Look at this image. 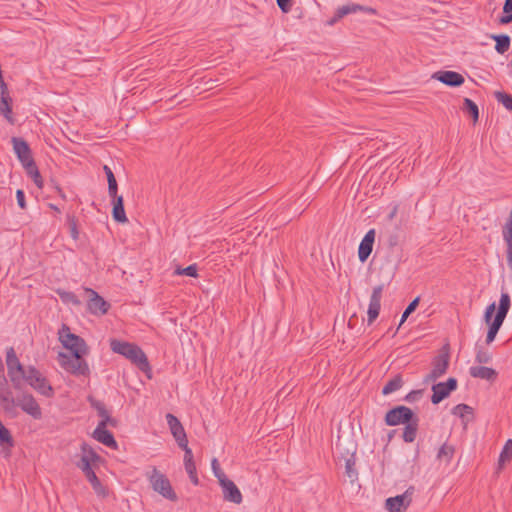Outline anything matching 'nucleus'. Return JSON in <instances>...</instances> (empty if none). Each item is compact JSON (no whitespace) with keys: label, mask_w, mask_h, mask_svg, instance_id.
<instances>
[{"label":"nucleus","mask_w":512,"mask_h":512,"mask_svg":"<svg viewBox=\"0 0 512 512\" xmlns=\"http://www.w3.org/2000/svg\"><path fill=\"white\" fill-rule=\"evenodd\" d=\"M110 348L114 353L120 354L129 359L142 371L149 369L148 359L143 350L136 344L117 339L110 340Z\"/></svg>","instance_id":"f257e3e1"},{"label":"nucleus","mask_w":512,"mask_h":512,"mask_svg":"<svg viewBox=\"0 0 512 512\" xmlns=\"http://www.w3.org/2000/svg\"><path fill=\"white\" fill-rule=\"evenodd\" d=\"M504 290H505L504 286H502L498 310L494 316L492 323L489 325V329L487 332V336H486L487 344H490L495 340L496 335H497L498 331L500 330V328L509 312L510 306H511L510 295L508 294L507 291H504Z\"/></svg>","instance_id":"f03ea898"},{"label":"nucleus","mask_w":512,"mask_h":512,"mask_svg":"<svg viewBox=\"0 0 512 512\" xmlns=\"http://www.w3.org/2000/svg\"><path fill=\"white\" fill-rule=\"evenodd\" d=\"M147 478L153 490L170 501H177L178 497L173 490L169 479L156 467L147 473Z\"/></svg>","instance_id":"7ed1b4c3"},{"label":"nucleus","mask_w":512,"mask_h":512,"mask_svg":"<svg viewBox=\"0 0 512 512\" xmlns=\"http://www.w3.org/2000/svg\"><path fill=\"white\" fill-rule=\"evenodd\" d=\"M59 340L66 349L72 352V355L87 353L85 341L81 337L71 333L70 328L66 325H63L59 331Z\"/></svg>","instance_id":"20e7f679"},{"label":"nucleus","mask_w":512,"mask_h":512,"mask_svg":"<svg viewBox=\"0 0 512 512\" xmlns=\"http://www.w3.org/2000/svg\"><path fill=\"white\" fill-rule=\"evenodd\" d=\"M6 364L8 368V376L15 389H20L22 385V378L27 372L24 369L20 361L18 360L16 353L12 347L7 350Z\"/></svg>","instance_id":"39448f33"},{"label":"nucleus","mask_w":512,"mask_h":512,"mask_svg":"<svg viewBox=\"0 0 512 512\" xmlns=\"http://www.w3.org/2000/svg\"><path fill=\"white\" fill-rule=\"evenodd\" d=\"M22 379H25L27 383L41 395L46 397L53 396V388L35 367L29 366Z\"/></svg>","instance_id":"423d86ee"},{"label":"nucleus","mask_w":512,"mask_h":512,"mask_svg":"<svg viewBox=\"0 0 512 512\" xmlns=\"http://www.w3.org/2000/svg\"><path fill=\"white\" fill-rule=\"evenodd\" d=\"M11 143L13 145V150L23 168L25 170L28 168H33V165L36 163L32 157V152L28 143L19 137H12Z\"/></svg>","instance_id":"0eeeda50"},{"label":"nucleus","mask_w":512,"mask_h":512,"mask_svg":"<svg viewBox=\"0 0 512 512\" xmlns=\"http://www.w3.org/2000/svg\"><path fill=\"white\" fill-rule=\"evenodd\" d=\"M450 355L447 351L440 352L432 361V370L424 378L425 383L436 381L442 377L449 367Z\"/></svg>","instance_id":"6e6552de"},{"label":"nucleus","mask_w":512,"mask_h":512,"mask_svg":"<svg viewBox=\"0 0 512 512\" xmlns=\"http://www.w3.org/2000/svg\"><path fill=\"white\" fill-rule=\"evenodd\" d=\"M15 403V411L17 412V407H20L23 412L30 415L32 418L39 420L42 418V411L33 397V395L29 393H23L22 395L14 398Z\"/></svg>","instance_id":"1a4fd4ad"},{"label":"nucleus","mask_w":512,"mask_h":512,"mask_svg":"<svg viewBox=\"0 0 512 512\" xmlns=\"http://www.w3.org/2000/svg\"><path fill=\"white\" fill-rule=\"evenodd\" d=\"M416 416L413 411L406 406L400 405L390 409L385 415V423L388 426H396L406 424L413 420Z\"/></svg>","instance_id":"9d476101"},{"label":"nucleus","mask_w":512,"mask_h":512,"mask_svg":"<svg viewBox=\"0 0 512 512\" xmlns=\"http://www.w3.org/2000/svg\"><path fill=\"white\" fill-rule=\"evenodd\" d=\"M84 355L78 354L67 357L64 354H60L64 358L62 366L72 374L87 376L90 373V369L87 362L83 359Z\"/></svg>","instance_id":"9b49d317"},{"label":"nucleus","mask_w":512,"mask_h":512,"mask_svg":"<svg viewBox=\"0 0 512 512\" xmlns=\"http://www.w3.org/2000/svg\"><path fill=\"white\" fill-rule=\"evenodd\" d=\"M457 379L454 377L448 378L445 382H439L432 386L433 394L431 396V402L433 404H439L445 398H447L451 392L457 389Z\"/></svg>","instance_id":"f8f14e48"},{"label":"nucleus","mask_w":512,"mask_h":512,"mask_svg":"<svg viewBox=\"0 0 512 512\" xmlns=\"http://www.w3.org/2000/svg\"><path fill=\"white\" fill-rule=\"evenodd\" d=\"M414 487H409L403 494L386 499L385 507L390 512L405 511L412 501Z\"/></svg>","instance_id":"ddd939ff"},{"label":"nucleus","mask_w":512,"mask_h":512,"mask_svg":"<svg viewBox=\"0 0 512 512\" xmlns=\"http://www.w3.org/2000/svg\"><path fill=\"white\" fill-rule=\"evenodd\" d=\"M85 293L88 294L87 308L90 313L94 315H104L108 312L110 304L96 291L91 288H85Z\"/></svg>","instance_id":"4468645a"},{"label":"nucleus","mask_w":512,"mask_h":512,"mask_svg":"<svg viewBox=\"0 0 512 512\" xmlns=\"http://www.w3.org/2000/svg\"><path fill=\"white\" fill-rule=\"evenodd\" d=\"M0 406L9 416H16L14 397L8 387L6 377L0 378Z\"/></svg>","instance_id":"2eb2a0df"},{"label":"nucleus","mask_w":512,"mask_h":512,"mask_svg":"<svg viewBox=\"0 0 512 512\" xmlns=\"http://www.w3.org/2000/svg\"><path fill=\"white\" fill-rule=\"evenodd\" d=\"M88 402H89L90 406L97 411L98 416L101 417V421L98 423L97 426L115 427L117 425V420L110 416L109 411L106 409V406L103 402L96 400L92 396L88 397Z\"/></svg>","instance_id":"dca6fc26"},{"label":"nucleus","mask_w":512,"mask_h":512,"mask_svg":"<svg viewBox=\"0 0 512 512\" xmlns=\"http://www.w3.org/2000/svg\"><path fill=\"white\" fill-rule=\"evenodd\" d=\"M383 292V285H378L373 288L370 296V302L368 307V324H372L379 315L381 309V298Z\"/></svg>","instance_id":"f3484780"},{"label":"nucleus","mask_w":512,"mask_h":512,"mask_svg":"<svg viewBox=\"0 0 512 512\" xmlns=\"http://www.w3.org/2000/svg\"><path fill=\"white\" fill-rule=\"evenodd\" d=\"M220 486L225 501L240 504L243 500L242 494L236 484L230 479H220Z\"/></svg>","instance_id":"a211bd4d"},{"label":"nucleus","mask_w":512,"mask_h":512,"mask_svg":"<svg viewBox=\"0 0 512 512\" xmlns=\"http://www.w3.org/2000/svg\"><path fill=\"white\" fill-rule=\"evenodd\" d=\"M375 242V230L370 229L363 239L361 240L358 247V258L360 262L364 263L369 258L370 254L373 250V245Z\"/></svg>","instance_id":"6ab92c4d"},{"label":"nucleus","mask_w":512,"mask_h":512,"mask_svg":"<svg viewBox=\"0 0 512 512\" xmlns=\"http://www.w3.org/2000/svg\"><path fill=\"white\" fill-rule=\"evenodd\" d=\"M433 77L450 87H459L464 83V77L455 71H439Z\"/></svg>","instance_id":"aec40b11"},{"label":"nucleus","mask_w":512,"mask_h":512,"mask_svg":"<svg viewBox=\"0 0 512 512\" xmlns=\"http://www.w3.org/2000/svg\"><path fill=\"white\" fill-rule=\"evenodd\" d=\"M112 198V217L118 223H126L128 221L125 209L123 197L120 195L110 196Z\"/></svg>","instance_id":"412c9836"},{"label":"nucleus","mask_w":512,"mask_h":512,"mask_svg":"<svg viewBox=\"0 0 512 512\" xmlns=\"http://www.w3.org/2000/svg\"><path fill=\"white\" fill-rule=\"evenodd\" d=\"M93 437L98 442L109 448H116L117 442L113 436V434L106 429V427L97 426L93 432Z\"/></svg>","instance_id":"4be33fe9"},{"label":"nucleus","mask_w":512,"mask_h":512,"mask_svg":"<svg viewBox=\"0 0 512 512\" xmlns=\"http://www.w3.org/2000/svg\"><path fill=\"white\" fill-rule=\"evenodd\" d=\"M469 374L473 378L494 381L497 378L495 369L486 366H472L469 368Z\"/></svg>","instance_id":"5701e85b"},{"label":"nucleus","mask_w":512,"mask_h":512,"mask_svg":"<svg viewBox=\"0 0 512 512\" xmlns=\"http://www.w3.org/2000/svg\"><path fill=\"white\" fill-rule=\"evenodd\" d=\"M358 11H362V12H365V13H368L371 15H375L377 13L376 9H374L372 7L362 6L359 4L351 3V4L343 5L338 8V17H344L348 14L356 13Z\"/></svg>","instance_id":"b1692460"},{"label":"nucleus","mask_w":512,"mask_h":512,"mask_svg":"<svg viewBox=\"0 0 512 512\" xmlns=\"http://www.w3.org/2000/svg\"><path fill=\"white\" fill-rule=\"evenodd\" d=\"M419 425V418L415 417L413 420L405 424L403 429L402 438L406 443H412L416 439Z\"/></svg>","instance_id":"393cba45"},{"label":"nucleus","mask_w":512,"mask_h":512,"mask_svg":"<svg viewBox=\"0 0 512 512\" xmlns=\"http://www.w3.org/2000/svg\"><path fill=\"white\" fill-rule=\"evenodd\" d=\"M503 239L506 243V260L508 268L512 271V224L502 229Z\"/></svg>","instance_id":"a878e982"},{"label":"nucleus","mask_w":512,"mask_h":512,"mask_svg":"<svg viewBox=\"0 0 512 512\" xmlns=\"http://www.w3.org/2000/svg\"><path fill=\"white\" fill-rule=\"evenodd\" d=\"M0 114L11 124L14 123L12 117V98L10 95H3L0 97Z\"/></svg>","instance_id":"bb28decb"},{"label":"nucleus","mask_w":512,"mask_h":512,"mask_svg":"<svg viewBox=\"0 0 512 512\" xmlns=\"http://www.w3.org/2000/svg\"><path fill=\"white\" fill-rule=\"evenodd\" d=\"M491 38L495 40V50L499 54H504L510 48L511 38L507 34L492 35Z\"/></svg>","instance_id":"cd10ccee"},{"label":"nucleus","mask_w":512,"mask_h":512,"mask_svg":"<svg viewBox=\"0 0 512 512\" xmlns=\"http://www.w3.org/2000/svg\"><path fill=\"white\" fill-rule=\"evenodd\" d=\"M403 385V379L400 374L395 375L383 387L382 394L388 395L399 390Z\"/></svg>","instance_id":"c85d7f7f"},{"label":"nucleus","mask_w":512,"mask_h":512,"mask_svg":"<svg viewBox=\"0 0 512 512\" xmlns=\"http://www.w3.org/2000/svg\"><path fill=\"white\" fill-rule=\"evenodd\" d=\"M85 477L89 481L93 490L95 491V493L98 496L105 497L107 495L106 488L102 485V483L100 482L99 478L97 477V475L95 474L94 471L89 473Z\"/></svg>","instance_id":"c756f323"},{"label":"nucleus","mask_w":512,"mask_h":512,"mask_svg":"<svg viewBox=\"0 0 512 512\" xmlns=\"http://www.w3.org/2000/svg\"><path fill=\"white\" fill-rule=\"evenodd\" d=\"M103 170L106 174L107 181H108V194L109 196H115L118 192V184L116 181V178L114 176L113 171L111 168L107 165H104Z\"/></svg>","instance_id":"7c9ffc66"},{"label":"nucleus","mask_w":512,"mask_h":512,"mask_svg":"<svg viewBox=\"0 0 512 512\" xmlns=\"http://www.w3.org/2000/svg\"><path fill=\"white\" fill-rule=\"evenodd\" d=\"M0 444H6L8 446L5 455L9 456L10 449L14 446V440L10 431L2 423H0Z\"/></svg>","instance_id":"2f4dec72"},{"label":"nucleus","mask_w":512,"mask_h":512,"mask_svg":"<svg viewBox=\"0 0 512 512\" xmlns=\"http://www.w3.org/2000/svg\"><path fill=\"white\" fill-rule=\"evenodd\" d=\"M172 435L174 436L178 446L180 448H186V444L188 443V440H187V436H186V433H185V430L181 425H179L178 427H176L175 429H173L171 431Z\"/></svg>","instance_id":"473e14b6"},{"label":"nucleus","mask_w":512,"mask_h":512,"mask_svg":"<svg viewBox=\"0 0 512 512\" xmlns=\"http://www.w3.org/2000/svg\"><path fill=\"white\" fill-rule=\"evenodd\" d=\"M463 110H465L474 120V122L478 121L479 118V109L474 101L469 98L464 99Z\"/></svg>","instance_id":"72a5a7b5"},{"label":"nucleus","mask_w":512,"mask_h":512,"mask_svg":"<svg viewBox=\"0 0 512 512\" xmlns=\"http://www.w3.org/2000/svg\"><path fill=\"white\" fill-rule=\"evenodd\" d=\"M454 452L455 450L453 446L443 444L437 453V458L439 460H445L447 463H449L454 455Z\"/></svg>","instance_id":"f704fd0d"},{"label":"nucleus","mask_w":512,"mask_h":512,"mask_svg":"<svg viewBox=\"0 0 512 512\" xmlns=\"http://www.w3.org/2000/svg\"><path fill=\"white\" fill-rule=\"evenodd\" d=\"M511 458H512V439H508L500 453L499 465H502L505 462L510 461Z\"/></svg>","instance_id":"c9c22d12"},{"label":"nucleus","mask_w":512,"mask_h":512,"mask_svg":"<svg viewBox=\"0 0 512 512\" xmlns=\"http://www.w3.org/2000/svg\"><path fill=\"white\" fill-rule=\"evenodd\" d=\"M82 456L81 458H86L88 461L94 463L100 460V456L86 443H83L81 446Z\"/></svg>","instance_id":"e433bc0d"},{"label":"nucleus","mask_w":512,"mask_h":512,"mask_svg":"<svg viewBox=\"0 0 512 512\" xmlns=\"http://www.w3.org/2000/svg\"><path fill=\"white\" fill-rule=\"evenodd\" d=\"M475 360L479 364H487L492 360L491 353L483 347L476 348Z\"/></svg>","instance_id":"4c0bfd02"},{"label":"nucleus","mask_w":512,"mask_h":512,"mask_svg":"<svg viewBox=\"0 0 512 512\" xmlns=\"http://www.w3.org/2000/svg\"><path fill=\"white\" fill-rule=\"evenodd\" d=\"M58 295L60 296L61 300L65 303H70L74 306H79L81 304V301L78 299L77 295L70 291H59Z\"/></svg>","instance_id":"58836bf2"},{"label":"nucleus","mask_w":512,"mask_h":512,"mask_svg":"<svg viewBox=\"0 0 512 512\" xmlns=\"http://www.w3.org/2000/svg\"><path fill=\"white\" fill-rule=\"evenodd\" d=\"M503 12L506 14L500 17V24H509L512 22V0H505L503 5Z\"/></svg>","instance_id":"ea45409f"},{"label":"nucleus","mask_w":512,"mask_h":512,"mask_svg":"<svg viewBox=\"0 0 512 512\" xmlns=\"http://www.w3.org/2000/svg\"><path fill=\"white\" fill-rule=\"evenodd\" d=\"M495 98L500 102L507 110L512 111V95L505 92H495Z\"/></svg>","instance_id":"a19ab883"},{"label":"nucleus","mask_w":512,"mask_h":512,"mask_svg":"<svg viewBox=\"0 0 512 512\" xmlns=\"http://www.w3.org/2000/svg\"><path fill=\"white\" fill-rule=\"evenodd\" d=\"M25 171L27 175L32 178L33 182L38 188L43 187V180L36 164L33 165V168H28Z\"/></svg>","instance_id":"79ce46f5"},{"label":"nucleus","mask_w":512,"mask_h":512,"mask_svg":"<svg viewBox=\"0 0 512 512\" xmlns=\"http://www.w3.org/2000/svg\"><path fill=\"white\" fill-rule=\"evenodd\" d=\"M175 274L177 275H185V276H189V277H193V278H196L198 276V273H197V265L196 264H191L185 268H177L175 270Z\"/></svg>","instance_id":"37998d69"},{"label":"nucleus","mask_w":512,"mask_h":512,"mask_svg":"<svg viewBox=\"0 0 512 512\" xmlns=\"http://www.w3.org/2000/svg\"><path fill=\"white\" fill-rule=\"evenodd\" d=\"M345 469H346V474L351 479V481H353L354 479L357 478V471L355 469V460L352 457L346 459Z\"/></svg>","instance_id":"c03bdc74"},{"label":"nucleus","mask_w":512,"mask_h":512,"mask_svg":"<svg viewBox=\"0 0 512 512\" xmlns=\"http://www.w3.org/2000/svg\"><path fill=\"white\" fill-rule=\"evenodd\" d=\"M67 222L70 229V235L73 238V240H77L79 238V231L77 228V220L74 215H68L67 216Z\"/></svg>","instance_id":"a18cd8bd"},{"label":"nucleus","mask_w":512,"mask_h":512,"mask_svg":"<svg viewBox=\"0 0 512 512\" xmlns=\"http://www.w3.org/2000/svg\"><path fill=\"white\" fill-rule=\"evenodd\" d=\"M418 304H419V297L415 298L412 302H410V304L406 307V309L404 310V312L402 314V317L400 320V325H402L406 321L408 316L415 311Z\"/></svg>","instance_id":"49530a36"},{"label":"nucleus","mask_w":512,"mask_h":512,"mask_svg":"<svg viewBox=\"0 0 512 512\" xmlns=\"http://www.w3.org/2000/svg\"><path fill=\"white\" fill-rule=\"evenodd\" d=\"M184 466H185V470H186L187 474L189 475L190 481L194 485H198L199 484V479H198V476H197V471H196L195 463H189V464L184 465Z\"/></svg>","instance_id":"de8ad7c7"},{"label":"nucleus","mask_w":512,"mask_h":512,"mask_svg":"<svg viewBox=\"0 0 512 512\" xmlns=\"http://www.w3.org/2000/svg\"><path fill=\"white\" fill-rule=\"evenodd\" d=\"M473 409L467 404H458L452 409V414L459 416L461 418L464 417L465 413H472Z\"/></svg>","instance_id":"09e8293b"},{"label":"nucleus","mask_w":512,"mask_h":512,"mask_svg":"<svg viewBox=\"0 0 512 512\" xmlns=\"http://www.w3.org/2000/svg\"><path fill=\"white\" fill-rule=\"evenodd\" d=\"M211 467L214 476L218 479L220 482V479H228L225 475L224 471L221 469L220 464L216 458H214L211 462Z\"/></svg>","instance_id":"8fccbe9b"},{"label":"nucleus","mask_w":512,"mask_h":512,"mask_svg":"<svg viewBox=\"0 0 512 512\" xmlns=\"http://www.w3.org/2000/svg\"><path fill=\"white\" fill-rule=\"evenodd\" d=\"M92 462L88 461L86 458H80V460L77 462V467L82 470L84 475H88L89 473L93 472V469L91 467Z\"/></svg>","instance_id":"3c124183"},{"label":"nucleus","mask_w":512,"mask_h":512,"mask_svg":"<svg viewBox=\"0 0 512 512\" xmlns=\"http://www.w3.org/2000/svg\"><path fill=\"white\" fill-rule=\"evenodd\" d=\"M495 310H496V304L495 302L491 303L490 305H488L485 309V312H484V321L490 325L492 323V317L495 313Z\"/></svg>","instance_id":"603ef678"},{"label":"nucleus","mask_w":512,"mask_h":512,"mask_svg":"<svg viewBox=\"0 0 512 512\" xmlns=\"http://www.w3.org/2000/svg\"><path fill=\"white\" fill-rule=\"evenodd\" d=\"M422 396V390H413L405 396V401L412 403L418 401Z\"/></svg>","instance_id":"864d4df0"},{"label":"nucleus","mask_w":512,"mask_h":512,"mask_svg":"<svg viewBox=\"0 0 512 512\" xmlns=\"http://www.w3.org/2000/svg\"><path fill=\"white\" fill-rule=\"evenodd\" d=\"M166 420H167V424H168V426H169L171 431L173 429H175L176 427H178L179 425H181V423L178 420V418L176 416H174L173 414H171V413H168L166 415Z\"/></svg>","instance_id":"5fc2aeb1"},{"label":"nucleus","mask_w":512,"mask_h":512,"mask_svg":"<svg viewBox=\"0 0 512 512\" xmlns=\"http://www.w3.org/2000/svg\"><path fill=\"white\" fill-rule=\"evenodd\" d=\"M276 2L282 12L288 13L291 10L292 0H276Z\"/></svg>","instance_id":"6e6d98bb"},{"label":"nucleus","mask_w":512,"mask_h":512,"mask_svg":"<svg viewBox=\"0 0 512 512\" xmlns=\"http://www.w3.org/2000/svg\"><path fill=\"white\" fill-rule=\"evenodd\" d=\"M17 204L21 209H26L25 193L23 190L18 189L16 191Z\"/></svg>","instance_id":"4d7b16f0"},{"label":"nucleus","mask_w":512,"mask_h":512,"mask_svg":"<svg viewBox=\"0 0 512 512\" xmlns=\"http://www.w3.org/2000/svg\"><path fill=\"white\" fill-rule=\"evenodd\" d=\"M184 450V465L189 463H194L192 450L188 447V443L186 444V448H182Z\"/></svg>","instance_id":"13d9d810"},{"label":"nucleus","mask_w":512,"mask_h":512,"mask_svg":"<svg viewBox=\"0 0 512 512\" xmlns=\"http://www.w3.org/2000/svg\"><path fill=\"white\" fill-rule=\"evenodd\" d=\"M0 90H1V96L9 95L8 87L2 77V74L0 75Z\"/></svg>","instance_id":"bf43d9fd"},{"label":"nucleus","mask_w":512,"mask_h":512,"mask_svg":"<svg viewBox=\"0 0 512 512\" xmlns=\"http://www.w3.org/2000/svg\"><path fill=\"white\" fill-rule=\"evenodd\" d=\"M342 17H338V10L336 14L328 21L329 25H334L337 21H339Z\"/></svg>","instance_id":"052dcab7"},{"label":"nucleus","mask_w":512,"mask_h":512,"mask_svg":"<svg viewBox=\"0 0 512 512\" xmlns=\"http://www.w3.org/2000/svg\"><path fill=\"white\" fill-rule=\"evenodd\" d=\"M389 243L391 246L395 245L396 244V237L395 236H391L390 239H389Z\"/></svg>","instance_id":"680f3d73"},{"label":"nucleus","mask_w":512,"mask_h":512,"mask_svg":"<svg viewBox=\"0 0 512 512\" xmlns=\"http://www.w3.org/2000/svg\"><path fill=\"white\" fill-rule=\"evenodd\" d=\"M509 224H512V209H511V212H510L509 220L505 223V225L503 227H507Z\"/></svg>","instance_id":"e2e57ef3"}]
</instances>
